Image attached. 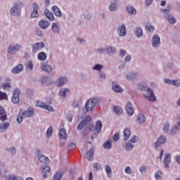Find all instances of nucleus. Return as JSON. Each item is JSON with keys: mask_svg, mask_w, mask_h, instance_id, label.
<instances>
[{"mask_svg": "<svg viewBox=\"0 0 180 180\" xmlns=\"http://www.w3.org/2000/svg\"><path fill=\"white\" fill-rule=\"evenodd\" d=\"M138 89L139 91H146V93L144 94V96L147 101H150V102H154L155 101L156 97L155 95H154V92H153V90L151 89L147 88V85L146 83H140L138 85Z\"/></svg>", "mask_w": 180, "mask_h": 180, "instance_id": "obj_1", "label": "nucleus"}, {"mask_svg": "<svg viewBox=\"0 0 180 180\" xmlns=\"http://www.w3.org/2000/svg\"><path fill=\"white\" fill-rule=\"evenodd\" d=\"M89 129L91 131H94V134L98 135L101 131H102V122H101V121H97L96 122V126L90 124L89 125Z\"/></svg>", "mask_w": 180, "mask_h": 180, "instance_id": "obj_2", "label": "nucleus"}, {"mask_svg": "<svg viewBox=\"0 0 180 180\" xmlns=\"http://www.w3.org/2000/svg\"><path fill=\"white\" fill-rule=\"evenodd\" d=\"M98 103V98H93L89 99V101L86 103V112H89V110H92L94 108H95V105Z\"/></svg>", "mask_w": 180, "mask_h": 180, "instance_id": "obj_3", "label": "nucleus"}, {"mask_svg": "<svg viewBox=\"0 0 180 180\" xmlns=\"http://www.w3.org/2000/svg\"><path fill=\"white\" fill-rule=\"evenodd\" d=\"M37 106L38 108H41L42 109H46V110H49L50 112H54V108L53 107L47 105L46 103L41 102L40 101H37Z\"/></svg>", "mask_w": 180, "mask_h": 180, "instance_id": "obj_4", "label": "nucleus"}, {"mask_svg": "<svg viewBox=\"0 0 180 180\" xmlns=\"http://www.w3.org/2000/svg\"><path fill=\"white\" fill-rule=\"evenodd\" d=\"M90 121H91V117L90 116L85 117L82 120V121L80 122L79 125L77 126V130H82L85 127V126H86V124L88 123H89Z\"/></svg>", "mask_w": 180, "mask_h": 180, "instance_id": "obj_5", "label": "nucleus"}, {"mask_svg": "<svg viewBox=\"0 0 180 180\" xmlns=\"http://www.w3.org/2000/svg\"><path fill=\"white\" fill-rule=\"evenodd\" d=\"M20 112L24 118L32 117L34 115V110L33 108H28L27 110Z\"/></svg>", "mask_w": 180, "mask_h": 180, "instance_id": "obj_6", "label": "nucleus"}, {"mask_svg": "<svg viewBox=\"0 0 180 180\" xmlns=\"http://www.w3.org/2000/svg\"><path fill=\"white\" fill-rule=\"evenodd\" d=\"M22 6H23V4L21 2L14 4V6L12 7L11 9V15H13V16H15V15H18V8H22Z\"/></svg>", "mask_w": 180, "mask_h": 180, "instance_id": "obj_7", "label": "nucleus"}, {"mask_svg": "<svg viewBox=\"0 0 180 180\" xmlns=\"http://www.w3.org/2000/svg\"><path fill=\"white\" fill-rule=\"evenodd\" d=\"M20 93V90L19 89H16L13 91V95L12 97V103H19V94Z\"/></svg>", "mask_w": 180, "mask_h": 180, "instance_id": "obj_8", "label": "nucleus"}, {"mask_svg": "<svg viewBox=\"0 0 180 180\" xmlns=\"http://www.w3.org/2000/svg\"><path fill=\"white\" fill-rule=\"evenodd\" d=\"M126 111L127 112L128 116H133V115H134V108H133V104H131V103L128 102L127 103Z\"/></svg>", "mask_w": 180, "mask_h": 180, "instance_id": "obj_9", "label": "nucleus"}, {"mask_svg": "<svg viewBox=\"0 0 180 180\" xmlns=\"http://www.w3.org/2000/svg\"><path fill=\"white\" fill-rule=\"evenodd\" d=\"M20 45L17 44L15 46H10L8 49V52L10 53V54H15V53H18L19 50H20Z\"/></svg>", "mask_w": 180, "mask_h": 180, "instance_id": "obj_10", "label": "nucleus"}, {"mask_svg": "<svg viewBox=\"0 0 180 180\" xmlns=\"http://www.w3.org/2000/svg\"><path fill=\"white\" fill-rule=\"evenodd\" d=\"M167 141V138L165 136L161 135L159 139H158V141L155 143V148H157L161 146V144H164Z\"/></svg>", "mask_w": 180, "mask_h": 180, "instance_id": "obj_11", "label": "nucleus"}, {"mask_svg": "<svg viewBox=\"0 0 180 180\" xmlns=\"http://www.w3.org/2000/svg\"><path fill=\"white\" fill-rule=\"evenodd\" d=\"M44 43L43 42L37 43L32 46V51L36 53V51H39L41 50V49H44Z\"/></svg>", "mask_w": 180, "mask_h": 180, "instance_id": "obj_12", "label": "nucleus"}, {"mask_svg": "<svg viewBox=\"0 0 180 180\" xmlns=\"http://www.w3.org/2000/svg\"><path fill=\"white\" fill-rule=\"evenodd\" d=\"M41 70L45 71V72H51V71H53V68H51V66L46 63H41Z\"/></svg>", "mask_w": 180, "mask_h": 180, "instance_id": "obj_13", "label": "nucleus"}, {"mask_svg": "<svg viewBox=\"0 0 180 180\" xmlns=\"http://www.w3.org/2000/svg\"><path fill=\"white\" fill-rule=\"evenodd\" d=\"M39 9V6L37 4L34 3L33 4V11L31 13V18H37L39 16V12L37 11Z\"/></svg>", "mask_w": 180, "mask_h": 180, "instance_id": "obj_14", "label": "nucleus"}, {"mask_svg": "<svg viewBox=\"0 0 180 180\" xmlns=\"http://www.w3.org/2000/svg\"><path fill=\"white\" fill-rule=\"evenodd\" d=\"M160 37L158 36V34H155L152 39V44L153 46V47H158V46H160Z\"/></svg>", "mask_w": 180, "mask_h": 180, "instance_id": "obj_15", "label": "nucleus"}, {"mask_svg": "<svg viewBox=\"0 0 180 180\" xmlns=\"http://www.w3.org/2000/svg\"><path fill=\"white\" fill-rule=\"evenodd\" d=\"M1 86L4 91H6V89H11V79L7 77L6 79V82L1 84Z\"/></svg>", "mask_w": 180, "mask_h": 180, "instance_id": "obj_16", "label": "nucleus"}, {"mask_svg": "<svg viewBox=\"0 0 180 180\" xmlns=\"http://www.w3.org/2000/svg\"><path fill=\"white\" fill-rule=\"evenodd\" d=\"M136 122L139 124H143V123H144V122H146V116L144 115L143 113L138 114V115L136 117Z\"/></svg>", "mask_w": 180, "mask_h": 180, "instance_id": "obj_17", "label": "nucleus"}, {"mask_svg": "<svg viewBox=\"0 0 180 180\" xmlns=\"http://www.w3.org/2000/svg\"><path fill=\"white\" fill-rule=\"evenodd\" d=\"M163 162L165 168H169V165H168L171 162V155H169V153L165 155Z\"/></svg>", "mask_w": 180, "mask_h": 180, "instance_id": "obj_18", "label": "nucleus"}, {"mask_svg": "<svg viewBox=\"0 0 180 180\" xmlns=\"http://www.w3.org/2000/svg\"><path fill=\"white\" fill-rule=\"evenodd\" d=\"M67 132L65 131V129H61L59 131V139L60 140H65V141L68 139Z\"/></svg>", "mask_w": 180, "mask_h": 180, "instance_id": "obj_19", "label": "nucleus"}, {"mask_svg": "<svg viewBox=\"0 0 180 180\" xmlns=\"http://www.w3.org/2000/svg\"><path fill=\"white\" fill-rule=\"evenodd\" d=\"M23 70V65L20 64L12 69L13 74H19Z\"/></svg>", "mask_w": 180, "mask_h": 180, "instance_id": "obj_20", "label": "nucleus"}, {"mask_svg": "<svg viewBox=\"0 0 180 180\" xmlns=\"http://www.w3.org/2000/svg\"><path fill=\"white\" fill-rule=\"evenodd\" d=\"M177 124L171 130L170 134H174L176 131H178V130H180V117H177L176 118Z\"/></svg>", "mask_w": 180, "mask_h": 180, "instance_id": "obj_21", "label": "nucleus"}, {"mask_svg": "<svg viewBox=\"0 0 180 180\" xmlns=\"http://www.w3.org/2000/svg\"><path fill=\"white\" fill-rule=\"evenodd\" d=\"M112 90L115 92L120 93L123 92V89L119 84H116L115 82H112Z\"/></svg>", "mask_w": 180, "mask_h": 180, "instance_id": "obj_22", "label": "nucleus"}, {"mask_svg": "<svg viewBox=\"0 0 180 180\" xmlns=\"http://www.w3.org/2000/svg\"><path fill=\"white\" fill-rule=\"evenodd\" d=\"M112 110L113 112H115V114L118 115H122V113H123V109L119 105H114L112 107Z\"/></svg>", "mask_w": 180, "mask_h": 180, "instance_id": "obj_23", "label": "nucleus"}, {"mask_svg": "<svg viewBox=\"0 0 180 180\" xmlns=\"http://www.w3.org/2000/svg\"><path fill=\"white\" fill-rule=\"evenodd\" d=\"M95 151H94V149H90L86 154V158L89 160V161H92L94 160V154Z\"/></svg>", "mask_w": 180, "mask_h": 180, "instance_id": "obj_24", "label": "nucleus"}, {"mask_svg": "<svg viewBox=\"0 0 180 180\" xmlns=\"http://www.w3.org/2000/svg\"><path fill=\"white\" fill-rule=\"evenodd\" d=\"M44 15L49 20H54V15H53V13H51V12H50V11L47 9L44 10Z\"/></svg>", "mask_w": 180, "mask_h": 180, "instance_id": "obj_25", "label": "nucleus"}, {"mask_svg": "<svg viewBox=\"0 0 180 180\" xmlns=\"http://www.w3.org/2000/svg\"><path fill=\"white\" fill-rule=\"evenodd\" d=\"M118 34L120 36H125L126 35V27L123 25L118 28Z\"/></svg>", "mask_w": 180, "mask_h": 180, "instance_id": "obj_26", "label": "nucleus"}, {"mask_svg": "<svg viewBox=\"0 0 180 180\" xmlns=\"http://www.w3.org/2000/svg\"><path fill=\"white\" fill-rule=\"evenodd\" d=\"M67 82V78L65 77H60L57 80V85L58 86H63Z\"/></svg>", "mask_w": 180, "mask_h": 180, "instance_id": "obj_27", "label": "nucleus"}, {"mask_svg": "<svg viewBox=\"0 0 180 180\" xmlns=\"http://www.w3.org/2000/svg\"><path fill=\"white\" fill-rule=\"evenodd\" d=\"M38 160L42 164H49V158L46 157L44 155L39 156Z\"/></svg>", "mask_w": 180, "mask_h": 180, "instance_id": "obj_28", "label": "nucleus"}, {"mask_svg": "<svg viewBox=\"0 0 180 180\" xmlns=\"http://www.w3.org/2000/svg\"><path fill=\"white\" fill-rule=\"evenodd\" d=\"M39 27L41 29H47V27H49V23L47 21L42 20L39 21Z\"/></svg>", "mask_w": 180, "mask_h": 180, "instance_id": "obj_29", "label": "nucleus"}, {"mask_svg": "<svg viewBox=\"0 0 180 180\" xmlns=\"http://www.w3.org/2000/svg\"><path fill=\"white\" fill-rule=\"evenodd\" d=\"M40 169L41 172H44V174H46V172H50L51 169L50 168V166H47L46 165H43L41 167Z\"/></svg>", "mask_w": 180, "mask_h": 180, "instance_id": "obj_30", "label": "nucleus"}, {"mask_svg": "<svg viewBox=\"0 0 180 180\" xmlns=\"http://www.w3.org/2000/svg\"><path fill=\"white\" fill-rule=\"evenodd\" d=\"M38 60L40 61H45V60L47 58V55L44 52H41L38 54Z\"/></svg>", "mask_w": 180, "mask_h": 180, "instance_id": "obj_31", "label": "nucleus"}, {"mask_svg": "<svg viewBox=\"0 0 180 180\" xmlns=\"http://www.w3.org/2000/svg\"><path fill=\"white\" fill-rule=\"evenodd\" d=\"M134 33L137 37H141V36H143V29H141V27H137L135 29Z\"/></svg>", "mask_w": 180, "mask_h": 180, "instance_id": "obj_32", "label": "nucleus"}, {"mask_svg": "<svg viewBox=\"0 0 180 180\" xmlns=\"http://www.w3.org/2000/svg\"><path fill=\"white\" fill-rule=\"evenodd\" d=\"M129 137H130V129L127 128L124 130V140L125 141L129 140Z\"/></svg>", "mask_w": 180, "mask_h": 180, "instance_id": "obj_33", "label": "nucleus"}, {"mask_svg": "<svg viewBox=\"0 0 180 180\" xmlns=\"http://www.w3.org/2000/svg\"><path fill=\"white\" fill-rule=\"evenodd\" d=\"M52 9L56 16H61V11H60V8H58V7H57L56 6H54L52 8Z\"/></svg>", "mask_w": 180, "mask_h": 180, "instance_id": "obj_34", "label": "nucleus"}, {"mask_svg": "<svg viewBox=\"0 0 180 180\" xmlns=\"http://www.w3.org/2000/svg\"><path fill=\"white\" fill-rule=\"evenodd\" d=\"M60 96H63V98H65V95H67V94H70V89H61L60 92Z\"/></svg>", "mask_w": 180, "mask_h": 180, "instance_id": "obj_35", "label": "nucleus"}, {"mask_svg": "<svg viewBox=\"0 0 180 180\" xmlns=\"http://www.w3.org/2000/svg\"><path fill=\"white\" fill-rule=\"evenodd\" d=\"M103 147L105 149L109 150L110 148H112V140H107L104 143H103Z\"/></svg>", "mask_w": 180, "mask_h": 180, "instance_id": "obj_36", "label": "nucleus"}, {"mask_svg": "<svg viewBox=\"0 0 180 180\" xmlns=\"http://www.w3.org/2000/svg\"><path fill=\"white\" fill-rule=\"evenodd\" d=\"M9 126V122H4L3 124H0V131H5L8 127Z\"/></svg>", "mask_w": 180, "mask_h": 180, "instance_id": "obj_37", "label": "nucleus"}, {"mask_svg": "<svg viewBox=\"0 0 180 180\" xmlns=\"http://www.w3.org/2000/svg\"><path fill=\"white\" fill-rule=\"evenodd\" d=\"M127 12H128V13H131V15H136V13L135 8L130 6L127 7Z\"/></svg>", "mask_w": 180, "mask_h": 180, "instance_id": "obj_38", "label": "nucleus"}, {"mask_svg": "<svg viewBox=\"0 0 180 180\" xmlns=\"http://www.w3.org/2000/svg\"><path fill=\"white\" fill-rule=\"evenodd\" d=\"M52 30L54 32V33H58L60 32V27H58V25L56 22H53L52 25Z\"/></svg>", "mask_w": 180, "mask_h": 180, "instance_id": "obj_39", "label": "nucleus"}, {"mask_svg": "<svg viewBox=\"0 0 180 180\" xmlns=\"http://www.w3.org/2000/svg\"><path fill=\"white\" fill-rule=\"evenodd\" d=\"M50 81V79L48 78L47 77H43L41 78V84H46V85H50L51 84V82H49Z\"/></svg>", "mask_w": 180, "mask_h": 180, "instance_id": "obj_40", "label": "nucleus"}, {"mask_svg": "<svg viewBox=\"0 0 180 180\" xmlns=\"http://www.w3.org/2000/svg\"><path fill=\"white\" fill-rule=\"evenodd\" d=\"M155 178L157 180H161V179L162 178V172L161 171H158L155 174Z\"/></svg>", "mask_w": 180, "mask_h": 180, "instance_id": "obj_41", "label": "nucleus"}, {"mask_svg": "<svg viewBox=\"0 0 180 180\" xmlns=\"http://www.w3.org/2000/svg\"><path fill=\"white\" fill-rule=\"evenodd\" d=\"M134 148V146H133V144L130 143L129 142L125 144V150H127V151H130L133 150Z\"/></svg>", "mask_w": 180, "mask_h": 180, "instance_id": "obj_42", "label": "nucleus"}, {"mask_svg": "<svg viewBox=\"0 0 180 180\" xmlns=\"http://www.w3.org/2000/svg\"><path fill=\"white\" fill-rule=\"evenodd\" d=\"M5 99H8V94L0 91V101H5Z\"/></svg>", "mask_w": 180, "mask_h": 180, "instance_id": "obj_43", "label": "nucleus"}, {"mask_svg": "<svg viewBox=\"0 0 180 180\" xmlns=\"http://www.w3.org/2000/svg\"><path fill=\"white\" fill-rule=\"evenodd\" d=\"M105 172L108 176H110V174H112V168H110V166L109 165H105Z\"/></svg>", "mask_w": 180, "mask_h": 180, "instance_id": "obj_44", "label": "nucleus"}, {"mask_svg": "<svg viewBox=\"0 0 180 180\" xmlns=\"http://www.w3.org/2000/svg\"><path fill=\"white\" fill-rule=\"evenodd\" d=\"M55 180H60L63 178V174L60 172H58L53 176Z\"/></svg>", "mask_w": 180, "mask_h": 180, "instance_id": "obj_45", "label": "nucleus"}, {"mask_svg": "<svg viewBox=\"0 0 180 180\" xmlns=\"http://www.w3.org/2000/svg\"><path fill=\"white\" fill-rule=\"evenodd\" d=\"M53 134V127H49L46 131V137H51Z\"/></svg>", "mask_w": 180, "mask_h": 180, "instance_id": "obj_46", "label": "nucleus"}, {"mask_svg": "<svg viewBox=\"0 0 180 180\" xmlns=\"http://www.w3.org/2000/svg\"><path fill=\"white\" fill-rule=\"evenodd\" d=\"M167 20L169 23H171V25H175V23H176V19L173 16H169Z\"/></svg>", "mask_w": 180, "mask_h": 180, "instance_id": "obj_47", "label": "nucleus"}, {"mask_svg": "<svg viewBox=\"0 0 180 180\" xmlns=\"http://www.w3.org/2000/svg\"><path fill=\"white\" fill-rule=\"evenodd\" d=\"M106 51L108 54H112L116 51V49L112 46H109L106 49Z\"/></svg>", "mask_w": 180, "mask_h": 180, "instance_id": "obj_48", "label": "nucleus"}, {"mask_svg": "<svg viewBox=\"0 0 180 180\" xmlns=\"http://www.w3.org/2000/svg\"><path fill=\"white\" fill-rule=\"evenodd\" d=\"M17 122L18 123H22V122H23V115H22V112L20 111L17 116Z\"/></svg>", "mask_w": 180, "mask_h": 180, "instance_id": "obj_49", "label": "nucleus"}, {"mask_svg": "<svg viewBox=\"0 0 180 180\" xmlns=\"http://www.w3.org/2000/svg\"><path fill=\"white\" fill-rule=\"evenodd\" d=\"M109 9L111 11H116V9H117V5L116 4V3L111 4L109 6Z\"/></svg>", "mask_w": 180, "mask_h": 180, "instance_id": "obj_50", "label": "nucleus"}, {"mask_svg": "<svg viewBox=\"0 0 180 180\" xmlns=\"http://www.w3.org/2000/svg\"><path fill=\"white\" fill-rule=\"evenodd\" d=\"M75 148H77V145H75V143H71L68 146V150H69V151H72V150H74Z\"/></svg>", "mask_w": 180, "mask_h": 180, "instance_id": "obj_51", "label": "nucleus"}, {"mask_svg": "<svg viewBox=\"0 0 180 180\" xmlns=\"http://www.w3.org/2000/svg\"><path fill=\"white\" fill-rule=\"evenodd\" d=\"M102 68H103V66L102 65L97 64L93 68V70H96V71H101Z\"/></svg>", "mask_w": 180, "mask_h": 180, "instance_id": "obj_52", "label": "nucleus"}, {"mask_svg": "<svg viewBox=\"0 0 180 180\" xmlns=\"http://www.w3.org/2000/svg\"><path fill=\"white\" fill-rule=\"evenodd\" d=\"M120 139V136L119 133H117V132L114 134L113 138H112L114 141H119Z\"/></svg>", "mask_w": 180, "mask_h": 180, "instance_id": "obj_53", "label": "nucleus"}, {"mask_svg": "<svg viewBox=\"0 0 180 180\" xmlns=\"http://www.w3.org/2000/svg\"><path fill=\"white\" fill-rule=\"evenodd\" d=\"M136 77V74L134 73H129L127 75L126 78L127 79H133Z\"/></svg>", "mask_w": 180, "mask_h": 180, "instance_id": "obj_54", "label": "nucleus"}, {"mask_svg": "<svg viewBox=\"0 0 180 180\" xmlns=\"http://www.w3.org/2000/svg\"><path fill=\"white\" fill-rule=\"evenodd\" d=\"M131 143H137L139 141V137L136 136H133L130 140Z\"/></svg>", "mask_w": 180, "mask_h": 180, "instance_id": "obj_55", "label": "nucleus"}, {"mask_svg": "<svg viewBox=\"0 0 180 180\" xmlns=\"http://www.w3.org/2000/svg\"><path fill=\"white\" fill-rule=\"evenodd\" d=\"M169 129V124H165L164 125V127H163V131L165 133H168Z\"/></svg>", "mask_w": 180, "mask_h": 180, "instance_id": "obj_56", "label": "nucleus"}, {"mask_svg": "<svg viewBox=\"0 0 180 180\" xmlns=\"http://www.w3.org/2000/svg\"><path fill=\"white\" fill-rule=\"evenodd\" d=\"M101 167H102V166H101V164H99V163H94V168L95 169H97V170L101 169Z\"/></svg>", "mask_w": 180, "mask_h": 180, "instance_id": "obj_57", "label": "nucleus"}, {"mask_svg": "<svg viewBox=\"0 0 180 180\" xmlns=\"http://www.w3.org/2000/svg\"><path fill=\"white\" fill-rule=\"evenodd\" d=\"M146 169H147V166H146V165H143L140 168V171H141V174H144V172H146Z\"/></svg>", "mask_w": 180, "mask_h": 180, "instance_id": "obj_58", "label": "nucleus"}, {"mask_svg": "<svg viewBox=\"0 0 180 180\" xmlns=\"http://www.w3.org/2000/svg\"><path fill=\"white\" fill-rule=\"evenodd\" d=\"M27 68L29 70H33V63L32 61L27 62Z\"/></svg>", "mask_w": 180, "mask_h": 180, "instance_id": "obj_59", "label": "nucleus"}, {"mask_svg": "<svg viewBox=\"0 0 180 180\" xmlns=\"http://www.w3.org/2000/svg\"><path fill=\"white\" fill-rule=\"evenodd\" d=\"M164 82L165 84H169V85H172L174 80H171L169 79H165Z\"/></svg>", "mask_w": 180, "mask_h": 180, "instance_id": "obj_60", "label": "nucleus"}, {"mask_svg": "<svg viewBox=\"0 0 180 180\" xmlns=\"http://www.w3.org/2000/svg\"><path fill=\"white\" fill-rule=\"evenodd\" d=\"M172 85H174V86H179L180 81L179 80H173Z\"/></svg>", "mask_w": 180, "mask_h": 180, "instance_id": "obj_61", "label": "nucleus"}, {"mask_svg": "<svg viewBox=\"0 0 180 180\" xmlns=\"http://www.w3.org/2000/svg\"><path fill=\"white\" fill-rule=\"evenodd\" d=\"M125 172L126 174H129V175L131 174V169L130 168V167H127L125 168Z\"/></svg>", "mask_w": 180, "mask_h": 180, "instance_id": "obj_62", "label": "nucleus"}, {"mask_svg": "<svg viewBox=\"0 0 180 180\" xmlns=\"http://www.w3.org/2000/svg\"><path fill=\"white\" fill-rule=\"evenodd\" d=\"M6 180H18L15 176H8L6 177Z\"/></svg>", "mask_w": 180, "mask_h": 180, "instance_id": "obj_63", "label": "nucleus"}, {"mask_svg": "<svg viewBox=\"0 0 180 180\" xmlns=\"http://www.w3.org/2000/svg\"><path fill=\"white\" fill-rule=\"evenodd\" d=\"M6 117H7V115L4 114L0 116V120H1V122H5V120H6Z\"/></svg>", "mask_w": 180, "mask_h": 180, "instance_id": "obj_64", "label": "nucleus"}]
</instances>
